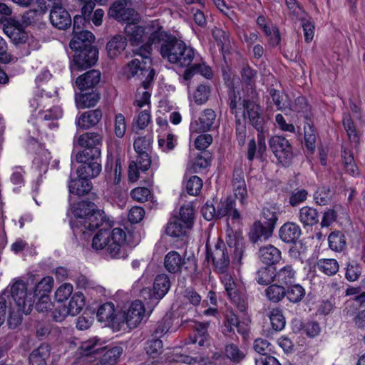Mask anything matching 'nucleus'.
I'll list each match as a JSON object with an SVG mask.
<instances>
[{
    "label": "nucleus",
    "mask_w": 365,
    "mask_h": 365,
    "mask_svg": "<svg viewBox=\"0 0 365 365\" xmlns=\"http://www.w3.org/2000/svg\"><path fill=\"white\" fill-rule=\"evenodd\" d=\"M226 242L217 241L212 248L206 245V259L212 262L213 270L217 273L227 272L230 264V255L233 253V259L240 262L245 245L240 232L234 231L229 225L226 230Z\"/></svg>",
    "instance_id": "nucleus-1"
},
{
    "label": "nucleus",
    "mask_w": 365,
    "mask_h": 365,
    "mask_svg": "<svg viewBox=\"0 0 365 365\" xmlns=\"http://www.w3.org/2000/svg\"><path fill=\"white\" fill-rule=\"evenodd\" d=\"M160 46V54L170 63L180 67H189L194 61L195 53L194 49L175 36L165 31Z\"/></svg>",
    "instance_id": "nucleus-2"
},
{
    "label": "nucleus",
    "mask_w": 365,
    "mask_h": 365,
    "mask_svg": "<svg viewBox=\"0 0 365 365\" xmlns=\"http://www.w3.org/2000/svg\"><path fill=\"white\" fill-rule=\"evenodd\" d=\"M73 213L78 219L77 226L80 225L84 230L93 231L101 227L113 226V222L107 218L103 210L96 209V205L91 202L78 203Z\"/></svg>",
    "instance_id": "nucleus-3"
},
{
    "label": "nucleus",
    "mask_w": 365,
    "mask_h": 365,
    "mask_svg": "<svg viewBox=\"0 0 365 365\" xmlns=\"http://www.w3.org/2000/svg\"><path fill=\"white\" fill-rule=\"evenodd\" d=\"M126 38L133 46L153 44L161 42L165 36V31L160 24H126L124 29Z\"/></svg>",
    "instance_id": "nucleus-4"
},
{
    "label": "nucleus",
    "mask_w": 365,
    "mask_h": 365,
    "mask_svg": "<svg viewBox=\"0 0 365 365\" xmlns=\"http://www.w3.org/2000/svg\"><path fill=\"white\" fill-rule=\"evenodd\" d=\"M151 51L152 48L149 44L141 45L133 51L134 54L139 56L140 58H135L128 63V73L132 76L138 75V72H140V75H145L144 73H147L146 79L142 82V85L145 89L148 88L155 75L154 70L150 68Z\"/></svg>",
    "instance_id": "nucleus-5"
},
{
    "label": "nucleus",
    "mask_w": 365,
    "mask_h": 365,
    "mask_svg": "<svg viewBox=\"0 0 365 365\" xmlns=\"http://www.w3.org/2000/svg\"><path fill=\"white\" fill-rule=\"evenodd\" d=\"M102 345L100 339L93 338L82 342L80 349L81 354L86 356L102 354L97 365H115L122 354V347L113 346L107 349L106 346Z\"/></svg>",
    "instance_id": "nucleus-6"
},
{
    "label": "nucleus",
    "mask_w": 365,
    "mask_h": 365,
    "mask_svg": "<svg viewBox=\"0 0 365 365\" xmlns=\"http://www.w3.org/2000/svg\"><path fill=\"white\" fill-rule=\"evenodd\" d=\"M136 244L132 232L115 227L111 231V239L106 248V254L112 259H125L128 256V246L134 247Z\"/></svg>",
    "instance_id": "nucleus-7"
},
{
    "label": "nucleus",
    "mask_w": 365,
    "mask_h": 365,
    "mask_svg": "<svg viewBox=\"0 0 365 365\" xmlns=\"http://www.w3.org/2000/svg\"><path fill=\"white\" fill-rule=\"evenodd\" d=\"M103 140V135L98 132H86L74 139V143L83 148L77 153L76 161H83L88 155H92L94 159L101 155Z\"/></svg>",
    "instance_id": "nucleus-8"
},
{
    "label": "nucleus",
    "mask_w": 365,
    "mask_h": 365,
    "mask_svg": "<svg viewBox=\"0 0 365 365\" xmlns=\"http://www.w3.org/2000/svg\"><path fill=\"white\" fill-rule=\"evenodd\" d=\"M240 115L242 118L244 117L247 120V116L250 123L259 133L263 132L264 125V119L261 113V108L258 103V98H252L250 96H245L242 103Z\"/></svg>",
    "instance_id": "nucleus-9"
},
{
    "label": "nucleus",
    "mask_w": 365,
    "mask_h": 365,
    "mask_svg": "<svg viewBox=\"0 0 365 365\" xmlns=\"http://www.w3.org/2000/svg\"><path fill=\"white\" fill-rule=\"evenodd\" d=\"M269 144L278 163L289 167L294 158L293 148L289 140L283 136L274 135L269 139Z\"/></svg>",
    "instance_id": "nucleus-10"
},
{
    "label": "nucleus",
    "mask_w": 365,
    "mask_h": 365,
    "mask_svg": "<svg viewBox=\"0 0 365 365\" xmlns=\"http://www.w3.org/2000/svg\"><path fill=\"white\" fill-rule=\"evenodd\" d=\"M131 0H117L109 8L108 16L117 21L126 23H138L140 14L133 9L126 8Z\"/></svg>",
    "instance_id": "nucleus-11"
},
{
    "label": "nucleus",
    "mask_w": 365,
    "mask_h": 365,
    "mask_svg": "<svg viewBox=\"0 0 365 365\" xmlns=\"http://www.w3.org/2000/svg\"><path fill=\"white\" fill-rule=\"evenodd\" d=\"M235 329H237V332L240 334L245 335L247 333V325L240 322L238 317L232 309H227L224 314L221 331L226 337L235 339L237 338Z\"/></svg>",
    "instance_id": "nucleus-12"
},
{
    "label": "nucleus",
    "mask_w": 365,
    "mask_h": 365,
    "mask_svg": "<svg viewBox=\"0 0 365 365\" xmlns=\"http://www.w3.org/2000/svg\"><path fill=\"white\" fill-rule=\"evenodd\" d=\"M76 54L73 56L71 68L83 70L93 66L98 60V49L94 47L85 46L79 49H74Z\"/></svg>",
    "instance_id": "nucleus-13"
},
{
    "label": "nucleus",
    "mask_w": 365,
    "mask_h": 365,
    "mask_svg": "<svg viewBox=\"0 0 365 365\" xmlns=\"http://www.w3.org/2000/svg\"><path fill=\"white\" fill-rule=\"evenodd\" d=\"M145 307L140 300L131 303L128 309L120 315L121 324L125 323L130 329L136 328L145 316Z\"/></svg>",
    "instance_id": "nucleus-14"
},
{
    "label": "nucleus",
    "mask_w": 365,
    "mask_h": 365,
    "mask_svg": "<svg viewBox=\"0 0 365 365\" xmlns=\"http://www.w3.org/2000/svg\"><path fill=\"white\" fill-rule=\"evenodd\" d=\"M11 295L15 302L19 311L28 313L30 307L33 306L34 301L28 299L26 286L23 281H16L11 288Z\"/></svg>",
    "instance_id": "nucleus-15"
},
{
    "label": "nucleus",
    "mask_w": 365,
    "mask_h": 365,
    "mask_svg": "<svg viewBox=\"0 0 365 365\" xmlns=\"http://www.w3.org/2000/svg\"><path fill=\"white\" fill-rule=\"evenodd\" d=\"M282 213L280 205L277 202H266L261 208L259 220L274 232Z\"/></svg>",
    "instance_id": "nucleus-16"
},
{
    "label": "nucleus",
    "mask_w": 365,
    "mask_h": 365,
    "mask_svg": "<svg viewBox=\"0 0 365 365\" xmlns=\"http://www.w3.org/2000/svg\"><path fill=\"white\" fill-rule=\"evenodd\" d=\"M83 161H77L81 165L77 168L78 177H87L88 178H95L99 175L101 172V155L94 159L92 155L86 156Z\"/></svg>",
    "instance_id": "nucleus-17"
},
{
    "label": "nucleus",
    "mask_w": 365,
    "mask_h": 365,
    "mask_svg": "<svg viewBox=\"0 0 365 365\" xmlns=\"http://www.w3.org/2000/svg\"><path fill=\"white\" fill-rule=\"evenodd\" d=\"M73 38L69 43L71 49H79L86 46L94 47L95 36L91 31L83 30L79 24H73Z\"/></svg>",
    "instance_id": "nucleus-18"
},
{
    "label": "nucleus",
    "mask_w": 365,
    "mask_h": 365,
    "mask_svg": "<svg viewBox=\"0 0 365 365\" xmlns=\"http://www.w3.org/2000/svg\"><path fill=\"white\" fill-rule=\"evenodd\" d=\"M240 74L243 88L245 93V96H250L252 98H259L255 85L257 71L252 69L249 65H245L241 69Z\"/></svg>",
    "instance_id": "nucleus-19"
},
{
    "label": "nucleus",
    "mask_w": 365,
    "mask_h": 365,
    "mask_svg": "<svg viewBox=\"0 0 365 365\" xmlns=\"http://www.w3.org/2000/svg\"><path fill=\"white\" fill-rule=\"evenodd\" d=\"M186 261L189 258L181 256L179 252L175 250L168 252L164 257V267L170 274H180L182 269H187L185 267Z\"/></svg>",
    "instance_id": "nucleus-20"
},
{
    "label": "nucleus",
    "mask_w": 365,
    "mask_h": 365,
    "mask_svg": "<svg viewBox=\"0 0 365 365\" xmlns=\"http://www.w3.org/2000/svg\"><path fill=\"white\" fill-rule=\"evenodd\" d=\"M97 317L98 321L113 327L121 324L120 315L115 313V306L112 302L101 305L97 312Z\"/></svg>",
    "instance_id": "nucleus-21"
},
{
    "label": "nucleus",
    "mask_w": 365,
    "mask_h": 365,
    "mask_svg": "<svg viewBox=\"0 0 365 365\" xmlns=\"http://www.w3.org/2000/svg\"><path fill=\"white\" fill-rule=\"evenodd\" d=\"M232 185L235 197L240 200L242 205H246L247 190L244 172L241 168L234 170Z\"/></svg>",
    "instance_id": "nucleus-22"
},
{
    "label": "nucleus",
    "mask_w": 365,
    "mask_h": 365,
    "mask_svg": "<svg viewBox=\"0 0 365 365\" xmlns=\"http://www.w3.org/2000/svg\"><path fill=\"white\" fill-rule=\"evenodd\" d=\"M227 217L232 220H240V212L236 208L235 200L229 196L224 200H221L217 207V219H221Z\"/></svg>",
    "instance_id": "nucleus-23"
},
{
    "label": "nucleus",
    "mask_w": 365,
    "mask_h": 365,
    "mask_svg": "<svg viewBox=\"0 0 365 365\" xmlns=\"http://www.w3.org/2000/svg\"><path fill=\"white\" fill-rule=\"evenodd\" d=\"M215 122V112L212 109L207 108L201 113L198 120L192 123L191 126L195 131L203 133L211 130L214 128Z\"/></svg>",
    "instance_id": "nucleus-24"
},
{
    "label": "nucleus",
    "mask_w": 365,
    "mask_h": 365,
    "mask_svg": "<svg viewBox=\"0 0 365 365\" xmlns=\"http://www.w3.org/2000/svg\"><path fill=\"white\" fill-rule=\"evenodd\" d=\"M170 279L165 273L158 274L153 282L152 298L158 303L168 292L170 288Z\"/></svg>",
    "instance_id": "nucleus-25"
},
{
    "label": "nucleus",
    "mask_w": 365,
    "mask_h": 365,
    "mask_svg": "<svg viewBox=\"0 0 365 365\" xmlns=\"http://www.w3.org/2000/svg\"><path fill=\"white\" fill-rule=\"evenodd\" d=\"M257 255L259 260L267 266L274 265L282 259L281 251L272 245L261 247Z\"/></svg>",
    "instance_id": "nucleus-26"
},
{
    "label": "nucleus",
    "mask_w": 365,
    "mask_h": 365,
    "mask_svg": "<svg viewBox=\"0 0 365 365\" xmlns=\"http://www.w3.org/2000/svg\"><path fill=\"white\" fill-rule=\"evenodd\" d=\"M101 109L90 110L83 113L77 119L76 125L81 129L88 130L96 126L102 119Z\"/></svg>",
    "instance_id": "nucleus-27"
},
{
    "label": "nucleus",
    "mask_w": 365,
    "mask_h": 365,
    "mask_svg": "<svg viewBox=\"0 0 365 365\" xmlns=\"http://www.w3.org/2000/svg\"><path fill=\"white\" fill-rule=\"evenodd\" d=\"M300 227L291 222L284 223L279 230V237L285 243H296L301 235Z\"/></svg>",
    "instance_id": "nucleus-28"
},
{
    "label": "nucleus",
    "mask_w": 365,
    "mask_h": 365,
    "mask_svg": "<svg viewBox=\"0 0 365 365\" xmlns=\"http://www.w3.org/2000/svg\"><path fill=\"white\" fill-rule=\"evenodd\" d=\"M101 81V73L97 70H90L78 76L76 83L78 88L84 91L96 87Z\"/></svg>",
    "instance_id": "nucleus-29"
},
{
    "label": "nucleus",
    "mask_w": 365,
    "mask_h": 365,
    "mask_svg": "<svg viewBox=\"0 0 365 365\" xmlns=\"http://www.w3.org/2000/svg\"><path fill=\"white\" fill-rule=\"evenodd\" d=\"M273 232L261 220H256L251 226L248 236L251 242L257 243L259 241H262V240H268L272 236Z\"/></svg>",
    "instance_id": "nucleus-30"
},
{
    "label": "nucleus",
    "mask_w": 365,
    "mask_h": 365,
    "mask_svg": "<svg viewBox=\"0 0 365 365\" xmlns=\"http://www.w3.org/2000/svg\"><path fill=\"white\" fill-rule=\"evenodd\" d=\"M93 189V184L87 177H78L71 179L68 183L69 192L77 196H84Z\"/></svg>",
    "instance_id": "nucleus-31"
},
{
    "label": "nucleus",
    "mask_w": 365,
    "mask_h": 365,
    "mask_svg": "<svg viewBox=\"0 0 365 365\" xmlns=\"http://www.w3.org/2000/svg\"><path fill=\"white\" fill-rule=\"evenodd\" d=\"M5 34L14 44L24 43L28 39V34L24 24H3Z\"/></svg>",
    "instance_id": "nucleus-32"
},
{
    "label": "nucleus",
    "mask_w": 365,
    "mask_h": 365,
    "mask_svg": "<svg viewBox=\"0 0 365 365\" xmlns=\"http://www.w3.org/2000/svg\"><path fill=\"white\" fill-rule=\"evenodd\" d=\"M51 349L48 344H41L38 348L34 349L29 357V365H47V360L50 357Z\"/></svg>",
    "instance_id": "nucleus-33"
},
{
    "label": "nucleus",
    "mask_w": 365,
    "mask_h": 365,
    "mask_svg": "<svg viewBox=\"0 0 365 365\" xmlns=\"http://www.w3.org/2000/svg\"><path fill=\"white\" fill-rule=\"evenodd\" d=\"M299 219L304 227H313L319 222V213L314 207L304 206L299 210Z\"/></svg>",
    "instance_id": "nucleus-34"
},
{
    "label": "nucleus",
    "mask_w": 365,
    "mask_h": 365,
    "mask_svg": "<svg viewBox=\"0 0 365 365\" xmlns=\"http://www.w3.org/2000/svg\"><path fill=\"white\" fill-rule=\"evenodd\" d=\"M296 279V271L292 265L287 264L279 269H275V281L283 286L292 284Z\"/></svg>",
    "instance_id": "nucleus-35"
},
{
    "label": "nucleus",
    "mask_w": 365,
    "mask_h": 365,
    "mask_svg": "<svg viewBox=\"0 0 365 365\" xmlns=\"http://www.w3.org/2000/svg\"><path fill=\"white\" fill-rule=\"evenodd\" d=\"M126 45V38L121 35H116L113 36L106 45L108 56L110 58H114L125 48Z\"/></svg>",
    "instance_id": "nucleus-36"
},
{
    "label": "nucleus",
    "mask_w": 365,
    "mask_h": 365,
    "mask_svg": "<svg viewBox=\"0 0 365 365\" xmlns=\"http://www.w3.org/2000/svg\"><path fill=\"white\" fill-rule=\"evenodd\" d=\"M111 227H101L94 235L92 240L91 247L95 250H106L111 239Z\"/></svg>",
    "instance_id": "nucleus-37"
},
{
    "label": "nucleus",
    "mask_w": 365,
    "mask_h": 365,
    "mask_svg": "<svg viewBox=\"0 0 365 365\" xmlns=\"http://www.w3.org/2000/svg\"><path fill=\"white\" fill-rule=\"evenodd\" d=\"M209 326V322H194V324L192 325V327L195 331L192 343L197 344L200 346H205V343L208 341L209 339V334L207 331Z\"/></svg>",
    "instance_id": "nucleus-38"
},
{
    "label": "nucleus",
    "mask_w": 365,
    "mask_h": 365,
    "mask_svg": "<svg viewBox=\"0 0 365 365\" xmlns=\"http://www.w3.org/2000/svg\"><path fill=\"white\" fill-rule=\"evenodd\" d=\"M200 73L207 79L212 77V71L210 66L202 63H195L190 65L185 71L183 77L185 80H190L195 74Z\"/></svg>",
    "instance_id": "nucleus-39"
},
{
    "label": "nucleus",
    "mask_w": 365,
    "mask_h": 365,
    "mask_svg": "<svg viewBox=\"0 0 365 365\" xmlns=\"http://www.w3.org/2000/svg\"><path fill=\"white\" fill-rule=\"evenodd\" d=\"M305 294V289L299 284H291L285 288V297L293 304L301 302Z\"/></svg>",
    "instance_id": "nucleus-40"
},
{
    "label": "nucleus",
    "mask_w": 365,
    "mask_h": 365,
    "mask_svg": "<svg viewBox=\"0 0 365 365\" xmlns=\"http://www.w3.org/2000/svg\"><path fill=\"white\" fill-rule=\"evenodd\" d=\"M264 295L268 301L278 303L285 297V287L277 282L269 284L264 290Z\"/></svg>",
    "instance_id": "nucleus-41"
},
{
    "label": "nucleus",
    "mask_w": 365,
    "mask_h": 365,
    "mask_svg": "<svg viewBox=\"0 0 365 365\" xmlns=\"http://www.w3.org/2000/svg\"><path fill=\"white\" fill-rule=\"evenodd\" d=\"M341 158L346 173L352 176H359V170L355 163L352 151L348 148L342 146Z\"/></svg>",
    "instance_id": "nucleus-42"
},
{
    "label": "nucleus",
    "mask_w": 365,
    "mask_h": 365,
    "mask_svg": "<svg viewBox=\"0 0 365 365\" xmlns=\"http://www.w3.org/2000/svg\"><path fill=\"white\" fill-rule=\"evenodd\" d=\"M190 229L178 218H172L167 224L165 233L172 237H180L186 235L187 230Z\"/></svg>",
    "instance_id": "nucleus-43"
},
{
    "label": "nucleus",
    "mask_w": 365,
    "mask_h": 365,
    "mask_svg": "<svg viewBox=\"0 0 365 365\" xmlns=\"http://www.w3.org/2000/svg\"><path fill=\"white\" fill-rule=\"evenodd\" d=\"M286 5L289 11V15L290 20L294 21H302L309 23L307 19V14L299 6L297 0H284Z\"/></svg>",
    "instance_id": "nucleus-44"
},
{
    "label": "nucleus",
    "mask_w": 365,
    "mask_h": 365,
    "mask_svg": "<svg viewBox=\"0 0 365 365\" xmlns=\"http://www.w3.org/2000/svg\"><path fill=\"white\" fill-rule=\"evenodd\" d=\"M343 125L350 142L354 144V146L356 148L360 143V137L349 114L344 115Z\"/></svg>",
    "instance_id": "nucleus-45"
},
{
    "label": "nucleus",
    "mask_w": 365,
    "mask_h": 365,
    "mask_svg": "<svg viewBox=\"0 0 365 365\" xmlns=\"http://www.w3.org/2000/svg\"><path fill=\"white\" fill-rule=\"evenodd\" d=\"M318 270L327 276L336 274L339 269V264L335 259H320L317 262Z\"/></svg>",
    "instance_id": "nucleus-46"
},
{
    "label": "nucleus",
    "mask_w": 365,
    "mask_h": 365,
    "mask_svg": "<svg viewBox=\"0 0 365 365\" xmlns=\"http://www.w3.org/2000/svg\"><path fill=\"white\" fill-rule=\"evenodd\" d=\"M304 141L307 149L312 153L316 148V130L312 120L307 118L304 125Z\"/></svg>",
    "instance_id": "nucleus-47"
},
{
    "label": "nucleus",
    "mask_w": 365,
    "mask_h": 365,
    "mask_svg": "<svg viewBox=\"0 0 365 365\" xmlns=\"http://www.w3.org/2000/svg\"><path fill=\"white\" fill-rule=\"evenodd\" d=\"M329 246L335 252H341L346 247L344 235L340 231L332 232L328 237Z\"/></svg>",
    "instance_id": "nucleus-48"
},
{
    "label": "nucleus",
    "mask_w": 365,
    "mask_h": 365,
    "mask_svg": "<svg viewBox=\"0 0 365 365\" xmlns=\"http://www.w3.org/2000/svg\"><path fill=\"white\" fill-rule=\"evenodd\" d=\"M225 355L232 362L238 364L245 358L246 354L237 344L230 343L225 347Z\"/></svg>",
    "instance_id": "nucleus-49"
},
{
    "label": "nucleus",
    "mask_w": 365,
    "mask_h": 365,
    "mask_svg": "<svg viewBox=\"0 0 365 365\" xmlns=\"http://www.w3.org/2000/svg\"><path fill=\"white\" fill-rule=\"evenodd\" d=\"M84 305L85 299L83 294L81 292H76L71 297L68 307L66 308L70 315L76 316L81 312Z\"/></svg>",
    "instance_id": "nucleus-50"
},
{
    "label": "nucleus",
    "mask_w": 365,
    "mask_h": 365,
    "mask_svg": "<svg viewBox=\"0 0 365 365\" xmlns=\"http://www.w3.org/2000/svg\"><path fill=\"white\" fill-rule=\"evenodd\" d=\"M235 135L240 146H243L245 143L247 136V120L242 118L240 114L235 115Z\"/></svg>",
    "instance_id": "nucleus-51"
},
{
    "label": "nucleus",
    "mask_w": 365,
    "mask_h": 365,
    "mask_svg": "<svg viewBox=\"0 0 365 365\" xmlns=\"http://www.w3.org/2000/svg\"><path fill=\"white\" fill-rule=\"evenodd\" d=\"M99 99V95L92 91L82 93L79 98H76V101L78 108L83 109L86 108L95 106L98 102Z\"/></svg>",
    "instance_id": "nucleus-52"
},
{
    "label": "nucleus",
    "mask_w": 365,
    "mask_h": 365,
    "mask_svg": "<svg viewBox=\"0 0 365 365\" xmlns=\"http://www.w3.org/2000/svg\"><path fill=\"white\" fill-rule=\"evenodd\" d=\"M82 5L81 13L82 15H76L73 18V23L81 22L83 20L84 23H88L90 21V16L95 7L94 0H78Z\"/></svg>",
    "instance_id": "nucleus-53"
},
{
    "label": "nucleus",
    "mask_w": 365,
    "mask_h": 365,
    "mask_svg": "<svg viewBox=\"0 0 365 365\" xmlns=\"http://www.w3.org/2000/svg\"><path fill=\"white\" fill-rule=\"evenodd\" d=\"M269 267H262L257 272L255 279L258 284L269 285L275 281V271L272 270Z\"/></svg>",
    "instance_id": "nucleus-54"
},
{
    "label": "nucleus",
    "mask_w": 365,
    "mask_h": 365,
    "mask_svg": "<svg viewBox=\"0 0 365 365\" xmlns=\"http://www.w3.org/2000/svg\"><path fill=\"white\" fill-rule=\"evenodd\" d=\"M212 160V154L209 151H202L197 154L192 163V169L194 173H198L210 166Z\"/></svg>",
    "instance_id": "nucleus-55"
},
{
    "label": "nucleus",
    "mask_w": 365,
    "mask_h": 365,
    "mask_svg": "<svg viewBox=\"0 0 365 365\" xmlns=\"http://www.w3.org/2000/svg\"><path fill=\"white\" fill-rule=\"evenodd\" d=\"M50 23H71L68 12L61 6H56L50 12Z\"/></svg>",
    "instance_id": "nucleus-56"
},
{
    "label": "nucleus",
    "mask_w": 365,
    "mask_h": 365,
    "mask_svg": "<svg viewBox=\"0 0 365 365\" xmlns=\"http://www.w3.org/2000/svg\"><path fill=\"white\" fill-rule=\"evenodd\" d=\"M269 319L272 327L275 331H281L285 327L286 321L279 308L272 309L269 312Z\"/></svg>",
    "instance_id": "nucleus-57"
},
{
    "label": "nucleus",
    "mask_w": 365,
    "mask_h": 365,
    "mask_svg": "<svg viewBox=\"0 0 365 365\" xmlns=\"http://www.w3.org/2000/svg\"><path fill=\"white\" fill-rule=\"evenodd\" d=\"M265 35L269 38V43L272 46L279 45L281 37L279 29L275 24H260Z\"/></svg>",
    "instance_id": "nucleus-58"
},
{
    "label": "nucleus",
    "mask_w": 365,
    "mask_h": 365,
    "mask_svg": "<svg viewBox=\"0 0 365 365\" xmlns=\"http://www.w3.org/2000/svg\"><path fill=\"white\" fill-rule=\"evenodd\" d=\"M53 285V279L51 277H43L34 289V295L36 297L48 296L51 292Z\"/></svg>",
    "instance_id": "nucleus-59"
},
{
    "label": "nucleus",
    "mask_w": 365,
    "mask_h": 365,
    "mask_svg": "<svg viewBox=\"0 0 365 365\" xmlns=\"http://www.w3.org/2000/svg\"><path fill=\"white\" fill-rule=\"evenodd\" d=\"M145 349L148 355L155 359L163 351V341L159 339L153 338L148 340Z\"/></svg>",
    "instance_id": "nucleus-60"
},
{
    "label": "nucleus",
    "mask_w": 365,
    "mask_h": 365,
    "mask_svg": "<svg viewBox=\"0 0 365 365\" xmlns=\"http://www.w3.org/2000/svg\"><path fill=\"white\" fill-rule=\"evenodd\" d=\"M291 109L294 112L302 113L305 121H307V118L312 119L310 106L307 103L306 98L304 97H298L296 98Z\"/></svg>",
    "instance_id": "nucleus-61"
},
{
    "label": "nucleus",
    "mask_w": 365,
    "mask_h": 365,
    "mask_svg": "<svg viewBox=\"0 0 365 365\" xmlns=\"http://www.w3.org/2000/svg\"><path fill=\"white\" fill-rule=\"evenodd\" d=\"M316 203L319 205H327L331 200V192L328 186H322L317 188L314 195Z\"/></svg>",
    "instance_id": "nucleus-62"
},
{
    "label": "nucleus",
    "mask_w": 365,
    "mask_h": 365,
    "mask_svg": "<svg viewBox=\"0 0 365 365\" xmlns=\"http://www.w3.org/2000/svg\"><path fill=\"white\" fill-rule=\"evenodd\" d=\"M210 88L205 84L199 85L193 93L194 101L199 105L205 103L209 98Z\"/></svg>",
    "instance_id": "nucleus-63"
},
{
    "label": "nucleus",
    "mask_w": 365,
    "mask_h": 365,
    "mask_svg": "<svg viewBox=\"0 0 365 365\" xmlns=\"http://www.w3.org/2000/svg\"><path fill=\"white\" fill-rule=\"evenodd\" d=\"M202 180L197 175H193L190 178L186 184L187 192L190 195H197L202 187Z\"/></svg>",
    "instance_id": "nucleus-64"
}]
</instances>
